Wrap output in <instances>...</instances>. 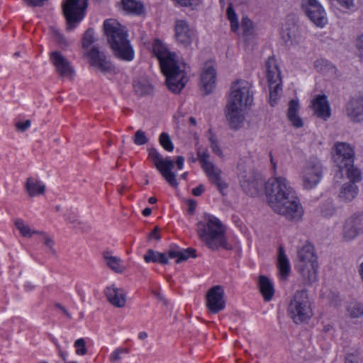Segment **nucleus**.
<instances>
[{
	"mask_svg": "<svg viewBox=\"0 0 363 363\" xmlns=\"http://www.w3.org/2000/svg\"><path fill=\"white\" fill-rule=\"evenodd\" d=\"M347 312L351 318H359L363 315V305L359 303H351L347 306Z\"/></svg>",
	"mask_w": 363,
	"mask_h": 363,
	"instance_id": "38",
	"label": "nucleus"
},
{
	"mask_svg": "<svg viewBox=\"0 0 363 363\" xmlns=\"http://www.w3.org/2000/svg\"><path fill=\"white\" fill-rule=\"evenodd\" d=\"M103 257L106 265L116 273H123L124 267L121 265V259L116 256H113L109 251H105L103 253Z\"/></svg>",
	"mask_w": 363,
	"mask_h": 363,
	"instance_id": "31",
	"label": "nucleus"
},
{
	"mask_svg": "<svg viewBox=\"0 0 363 363\" xmlns=\"http://www.w3.org/2000/svg\"><path fill=\"white\" fill-rule=\"evenodd\" d=\"M333 161L338 169L340 177L343 176L344 167L354 162V150L348 143L337 142L333 147Z\"/></svg>",
	"mask_w": 363,
	"mask_h": 363,
	"instance_id": "12",
	"label": "nucleus"
},
{
	"mask_svg": "<svg viewBox=\"0 0 363 363\" xmlns=\"http://www.w3.org/2000/svg\"><path fill=\"white\" fill-rule=\"evenodd\" d=\"M175 54L167 53L160 57L161 69L166 77L168 89L173 93H179L188 82L187 69L185 63L175 59Z\"/></svg>",
	"mask_w": 363,
	"mask_h": 363,
	"instance_id": "5",
	"label": "nucleus"
},
{
	"mask_svg": "<svg viewBox=\"0 0 363 363\" xmlns=\"http://www.w3.org/2000/svg\"><path fill=\"white\" fill-rule=\"evenodd\" d=\"M269 103L274 106L277 99L279 91L281 90V82L274 83L272 86L269 84Z\"/></svg>",
	"mask_w": 363,
	"mask_h": 363,
	"instance_id": "40",
	"label": "nucleus"
},
{
	"mask_svg": "<svg viewBox=\"0 0 363 363\" xmlns=\"http://www.w3.org/2000/svg\"><path fill=\"white\" fill-rule=\"evenodd\" d=\"M189 257H196V251L195 249L191 247L186 249H172L168 250L167 254L149 249L144 255V260L147 263L158 262L161 264H167L169 263L168 258H177L176 263L179 264L187 260Z\"/></svg>",
	"mask_w": 363,
	"mask_h": 363,
	"instance_id": "9",
	"label": "nucleus"
},
{
	"mask_svg": "<svg viewBox=\"0 0 363 363\" xmlns=\"http://www.w3.org/2000/svg\"><path fill=\"white\" fill-rule=\"evenodd\" d=\"M108 301L115 307L123 308L126 303V294L123 289L114 286H108L105 290Z\"/></svg>",
	"mask_w": 363,
	"mask_h": 363,
	"instance_id": "23",
	"label": "nucleus"
},
{
	"mask_svg": "<svg viewBox=\"0 0 363 363\" xmlns=\"http://www.w3.org/2000/svg\"><path fill=\"white\" fill-rule=\"evenodd\" d=\"M204 186L203 184L199 185L197 187L192 189V194L195 196H199L204 191Z\"/></svg>",
	"mask_w": 363,
	"mask_h": 363,
	"instance_id": "61",
	"label": "nucleus"
},
{
	"mask_svg": "<svg viewBox=\"0 0 363 363\" xmlns=\"http://www.w3.org/2000/svg\"><path fill=\"white\" fill-rule=\"evenodd\" d=\"M188 212L189 214H194L196 207V201L192 199L187 201Z\"/></svg>",
	"mask_w": 363,
	"mask_h": 363,
	"instance_id": "56",
	"label": "nucleus"
},
{
	"mask_svg": "<svg viewBox=\"0 0 363 363\" xmlns=\"http://www.w3.org/2000/svg\"><path fill=\"white\" fill-rule=\"evenodd\" d=\"M225 228L220 220L216 216L205 214L204 220L196 225V231L200 240L212 250L220 247L231 250L232 246L228 243L225 236Z\"/></svg>",
	"mask_w": 363,
	"mask_h": 363,
	"instance_id": "3",
	"label": "nucleus"
},
{
	"mask_svg": "<svg viewBox=\"0 0 363 363\" xmlns=\"http://www.w3.org/2000/svg\"><path fill=\"white\" fill-rule=\"evenodd\" d=\"M55 38L57 44L62 48H66L69 45V43L66 38L60 33L56 32L55 33Z\"/></svg>",
	"mask_w": 363,
	"mask_h": 363,
	"instance_id": "51",
	"label": "nucleus"
},
{
	"mask_svg": "<svg viewBox=\"0 0 363 363\" xmlns=\"http://www.w3.org/2000/svg\"><path fill=\"white\" fill-rule=\"evenodd\" d=\"M315 67L320 72H325L327 69H335L331 63L323 59L317 60L315 62Z\"/></svg>",
	"mask_w": 363,
	"mask_h": 363,
	"instance_id": "48",
	"label": "nucleus"
},
{
	"mask_svg": "<svg viewBox=\"0 0 363 363\" xmlns=\"http://www.w3.org/2000/svg\"><path fill=\"white\" fill-rule=\"evenodd\" d=\"M159 143L161 146L167 152H172L174 150V145L172 140L167 133H162L159 137Z\"/></svg>",
	"mask_w": 363,
	"mask_h": 363,
	"instance_id": "39",
	"label": "nucleus"
},
{
	"mask_svg": "<svg viewBox=\"0 0 363 363\" xmlns=\"http://www.w3.org/2000/svg\"><path fill=\"white\" fill-rule=\"evenodd\" d=\"M74 229L79 230L82 233H87L89 231L91 227L86 223L79 220L77 224L74 225Z\"/></svg>",
	"mask_w": 363,
	"mask_h": 363,
	"instance_id": "49",
	"label": "nucleus"
},
{
	"mask_svg": "<svg viewBox=\"0 0 363 363\" xmlns=\"http://www.w3.org/2000/svg\"><path fill=\"white\" fill-rule=\"evenodd\" d=\"M104 29L115 55L121 60L131 61L134 52L127 39L128 34L124 27L116 21L108 19L104 21Z\"/></svg>",
	"mask_w": 363,
	"mask_h": 363,
	"instance_id": "4",
	"label": "nucleus"
},
{
	"mask_svg": "<svg viewBox=\"0 0 363 363\" xmlns=\"http://www.w3.org/2000/svg\"><path fill=\"white\" fill-rule=\"evenodd\" d=\"M297 268L301 277L308 284L317 281L318 261L313 246L306 243L298 251Z\"/></svg>",
	"mask_w": 363,
	"mask_h": 363,
	"instance_id": "7",
	"label": "nucleus"
},
{
	"mask_svg": "<svg viewBox=\"0 0 363 363\" xmlns=\"http://www.w3.org/2000/svg\"><path fill=\"white\" fill-rule=\"evenodd\" d=\"M359 191L358 186L354 182H347L342 185L339 193V198L344 202L352 201Z\"/></svg>",
	"mask_w": 363,
	"mask_h": 363,
	"instance_id": "29",
	"label": "nucleus"
},
{
	"mask_svg": "<svg viewBox=\"0 0 363 363\" xmlns=\"http://www.w3.org/2000/svg\"><path fill=\"white\" fill-rule=\"evenodd\" d=\"M299 108L300 106L298 100L292 99L289 102L287 118L291 124L297 128H301L303 125L302 119L298 115Z\"/></svg>",
	"mask_w": 363,
	"mask_h": 363,
	"instance_id": "28",
	"label": "nucleus"
},
{
	"mask_svg": "<svg viewBox=\"0 0 363 363\" xmlns=\"http://www.w3.org/2000/svg\"><path fill=\"white\" fill-rule=\"evenodd\" d=\"M88 0H66L62 10L67 22V30H72L79 23L85 15Z\"/></svg>",
	"mask_w": 363,
	"mask_h": 363,
	"instance_id": "10",
	"label": "nucleus"
},
{
	"mask_svg": "<svg viewBox=\"0 0 363 363\" xmlns=\"http://www.w3.org/2000/svg\"><path fill=\"white\" fill-rule=\"evenodd\" d=\"M252 101V94L250 93V84L244 79L233 82L225 111L230 128L237 130L242 125L244 108Z\"/></svg>",
	"mask_w": 363,
	"mask_h": 363,
	"instance_id": "2",
	"label": "nucleus"
},
{
	"mask_svg": "<svg viewBox=\"0 0 363 363\" xmlns=\"http://www.w3.org/2000/svg\"><path fill=\"white\" fill-rule=\"evenodd\" d=\"M74 347L76 349V354L79 356H84L87 353L86 347V340L84 338H79L75 340Z\"/></svg>",
	"mask_w": 363,
	"mask_h": 363,
	"instance_id": "45",
	"label": "nucleus"
},
{
	"mask_svg": "<svg viewBox=\"0 0 363 363\" xmlns=\"http://www.w3.org/2000/svg\"><path fill=\"white\" fill-rule=\"evenodd\" d=\"M37 235H39L42 237V240L45 246H46L49 251L55 255L56 253L55 250L54 249V240L45 232L43 231H38V233Z\"/></svg>",
	"mask_w": 363,
	"mask_h": 363,
	"instance_id": "43",
	"label": "nucleus"
},
{
	"mask_svg": "<svg viewBox=\"0 0 363 363\" xmlns=\"http://www.w3.org/2000/svg\"><path fill=\"white\" fill-rule=\"evenodd\" d=\"M301 6L307 17L317 26L327 23L326 13L317 0H301Z\"/></svg>",
	"mask_w": 363,
	"mask_h": 363,
	"instance_id": "13",
	"label": "nucleus"
},
{
	"mask_svg": "<svg viewBox=\"0 0 363 363\" xmlns=\"http://www.w3.org/2000/svg\"><path fill=\"white\" fill-rule=\"evenodd\" d=\"M134 90L140 96L150 94L152 91V86L145 79H139L134 82Z\"/></svg>",
	"mask_w": 363,
	"mask_h": 363,
	"instance_id": "33",
	"label": "nucleus"
},
{
	"mask_svg": "<svg viewBox=\"0 0 363 363\" xmlns=\"http://www.w3.org/2000/svg\"><path fill=\"white\" fill-rule=\"evenodd\" d=\"M277 267L281 279L286 280L291 272V266L282 246L279 247Z\"/></svg>",
	"mask_w": 363,
	"mask_h": 363,
	"instance_id": "26",
	"label": "nucleus"
},
{
	"mask_svg": "<svg viewBox=\"0 0 363 363\" xmlns=\"http://www.w3.org/2000/svg\"><path fill=\"white\" fill-rule=\"evenodd\" d=\"M148 160H150L155 168L160 172L167 182L172 187H177L178 182L176 179V174L172 172L174 166V162L169 157L164 158L158 150L155 147H149ZM184 158L182 156H177L175 160V164L178 169H182L184 167Z\"/></svg>",
	"mask_w": 363,
	"mask_h": 363,
	"instance_id": "6",
	"label": "nucleus"
},
{
	"mask_svg": "<svg viewBox=\"0 0 363 363\" xmlns=\"http://www.w3.org/2000/svg\"><path fill=\"white\" fill-rule=\"evenodd\" d=\"M328 206L327 208H322L321 209V213L324 216H331L335 211L334 206L331 202H329Z\"/></svg>",
	"mask_w": 363,
	"mask_h": 363,
	"instance_id": "54",
	"label": "nucleus"
},
{
	"mask_svg": "<svg viewBox=\"0 0 363 363\" xmlns=\"http://www.w3.org/2000/svg\"><path fill=\"white\" fill-rule=\"evenodd\" d=\"M175 37L178 43L187 47L191 43L194 31L189 28L187 22L184 20H177L175 22Z\"/></svg>",
	"mask_w": 363,
	"mask_h": 363,
	"instance_id": "19",
	"label": "nucleus"
},
{
	"mask_svg": "<svg viewBox=\"0 0 363 363\" xmlns=\"http://www.w3.org/2000/svg\"><path fill=\"white\" fill-rule=\"evenodd\" d=\"M15 226L23 237L30 238L33 235H37L38 233V230H32L30 226L26 225L21 219H18L15 221Z\"/></svg>",
	"mask_w": 363,
	"mask_h": 363,
	"instance_id": "35",
	"label": "nucleus"
},
{
	"mask_svg": "<svg viewBox=\"0 0 363 363\" xmlns=\"http://www.w3.org/2000/svg\"><path fill=\"white\" fill-rule=\"evenodd\" d=\"M345 113L354 123L363 122V93L351 97L346 103Z\"/></svg>",
	"mask_w": 363,
	"mask_h": 363,
	"instance_id": "16",
	"label": "nucleus"
},
{
	"mask_svg": "<svg viewBox=\"0 0 363 363\" xmlns=\"http://www.w3.org/2000/svg\"><path fill=\"white\" fill-rule=\"evenodd\" d=\"M129 349L123 347H118L113 350L109 356V359L111 362H117L121 359L122 354H128Z\"/></svg>",
	"mask_w": 363,
	"mask_h": 363,
	"instance_id": "46",
	"label": "nucleus"
},
{
	"mask_svg": "<svg viewBox=\"0 0 363 363\" xmlns=\"http://www.w3.org/2000/svg\"><path fill=\"white\" fill-rule=\"evenodd\" d=\"M323 174V166L316 157H311L306 163L302 171L303 186L306 189L314 188L320 181Z\"/></svg>",
	"mask_w": 363,
	"mask_h": 363,
	"instance_id": "11",
	"label": "nucleus"
},
{
	"mask_svg": "<svg viewBox=\"0 0 363 363\" xmlns=\"http://www.w3.org/2000/svg\"><path fill=\"white\" fill-rule=\"evenodd\" d=\"M55 346H56V347L57 349V352H58L59 356L62 359V360L66 362L67 356V352L64 351L62 349L61 346L58 343H55Z\"/></svg>",
	"mask_w": 363,
	"mask_h": 363,
	"instance_id": "60",
	"label": "nucleus"
},
{
	"mask_svg": "<svg viewBox=\"0 0 363 363\" xmlns=\"http://www.w3.org/2000/svg\"><path fill=\"white\" fill-rule=\"evenodd\" d=\"M298 27L294 23L286 24L281 29V38L286 44L296 41Z\"/></svg>",
	"mask_w": 363,
	"mask_h": 363,
	"instance_id": "32",
	"label": "nucleus"
},
{
	"mask_svg": "<svg viewBox=\"0 0 363 363\" xmlns=\"http://www.w3.org/2000/svg\"><path fill=\"white\" fill-rule=\"evenodd\" d=\"M241 28L244 35H250L252 33V23L247 17L242 18Z\"/></svg>",
	"mask_w": 363,
	"mask_h": 363,
	"instance_id": "47",
	"label": "nucleus"
},
{
	"mask_svg": "<svg viewBox=\"0 0 363 363\" xmlns=\"http://www.w3.org/2000/svg\"><path fill=\"white\" fill-rule=\"evenodd\" d=\"M133 142L136 145H143L148 143L146 133L143 130H138L133 136Z\"/></svg>",
	"mask_w": 363,
	"mask_h": 363,
	"instance_id": "44",
	"label": "nucleus"
},
{
	"mask_svg": "<svg viewBox=\"0 0 363 363\" xmlns=\"http://www.w3.org/2000/svg\"><path fill=\"white\" fill-rule=\"evenodd\" d=\"M182 6H192L196 0H174Z\"/></svg>",
	"mask_w": 363,
	"mask_h": 363,
	"instance_id": "63",
	"label": "nucleus"
},
{
	"mask_svg": "<svg viewBox=\"0 0 363 363\" xmlns=\"http://www.w3.org/2000/svg\"><path fill=\"white\" fill-rule=\"evenodd\" d=\"M160 228L156 226L152 231L149 234V238H155L156 240H160V235H159Z\"/></svg>",
	"mask_w": 363,
	"mask_h": 363,
	"instance_id": "58",
	"label": "nucleus"
},
{
	"mask_svg": "<svg viewBox=\"0 0 363 363\" xmlns=\"http://www.w3.org/2000/svg\"><path fill=\"white\" fill-rule=\"evenodd\" d=\"M216 72L212 65L206 64L201 74V89L205 94H209L216 86Z\"/></svg>",
	"mask_w": 363,
	"mask_h": 363,
	"instance_id": "20",
	"label": "nucleus"
},
{
	"mask_svg": "<svg viewBox=\"0 0 363 363\" xmlns=\"http://www.w3.org/2000/svg\"><path fill=\"white\" fill-rule=\"evenodd\" d=\"M289 313L296 324L305 322L312 316V310L307 291H296L289 306Z\"/></svg>",
	"mask_w": 363,
	"mask_h": 363,
	"instance_id": "8",
	"label": "nucleus"
},
{
	"mask_svg": "<svg viewBox=\"0 0 363 363\" xmlns=\"http://www.w3.org/2000/svg\"><path fill=\"white\" fill-rule=\"evenodd\" d=\"M363 233V213H355L350 216L345 222L342 235L345 240L355 239Z\"/></svg>",
	"mask_w": 363,
	"mask_h": 363,
	"instance_id": "14",
	"label": "nucleus"
},
{
	"mask_svg": "<svg viewBox=\"0 0 363 363\" xmlns=\"http://www.w3.org/2000/svg\"><path fill=\"white\" fill-rule=\"evenodd\" d=\"M239 173L238 177L240 183L243 191L246 193H250L252 188L256 186V176L255 172L250 169H247L242 164L238 165Z\"/></svg>",
	"mask_w": 363,
	"mask_h": 363,
	"instance_id": "21",
	"label": "nucleus"
},
{
	"mask_svg": "<svg viewBox=\"0 0 363 363\" xmlns=\"http://www.w3.org/2000/svg\"><path fill=\"white\" fill-rule=\"evenodd\" d=\"M313 107L316 116L326 121L330 116V109L327 97L319 95L313 101Z\"/></svg>",
	"mask_w": 363,
	"mask_h": 363,
	"instance_id": "24",
	"label": "nucleus"
},
{
	"mask_svg": "<svg viewBox=\"0 0 363 363\" xmlns=\"http://www.w3.org/2000/svg\"><path fill=\"white\" fill-rule=\"evenodd\" d=\"M210 143H211V147L212 149V151L218 156H222V150L218 146V142L216 139L214 138V137L211 136L209 138Z\"/></svg>",
	"mask_w": 363,
	"mask_h": 363,
	"instance_id": "50",
	"label": "nucleus"
},
{
	"mask_svg": "<svg viewBox=\"0 0 363 363\" xmlns=\"http://www.w3.org/2000/svg\"><path fill=\"white\" fill-rule=\"evenodd\" d=\"M123 9L130 13L139 14L143 9L142 5L134 0H121Z\"/></svg>",
	"mask_w": 363,
	"mask_h": 363,
	"instance_id": "36",
	"label": "nucleus"
},
{
	"mask_svg": "<svg viewBox=\"0 0 363 363\" xmlns=\"http://www.w3.org/2000/svg\"><path fill=\"white\" fill-rule=\"evenodd\" d=\"M265 194L272 209L289 220H298L303 210L294 189L283 177H274L265 183Z\"/></svg>",
	"mask_w": 363,
	"mask_h": 363,
	"instance_id": "1",
	"label": "nucleus"
},
{
	"mask_svg": "<svg viewBox=\"0 0 363 363\" xmlns=\"http://www.w3.org/2000/svg\"><path fill=\"white\" fill-rule=\"evenodd\" d=\"M227 16L230 22L231 30L235 32L238 28V21L237 15L231 5L227 9Z\"/></svg>",
	"mask_w": 363,
	"mask_h": 363,
	"instance_id": "41",
	"label": "nucleus"
},
{
	"mask_svg": "<svg viewBox=\"0 0 363 363\" xmlns=\"http://www.w3.org/2000/svg\"><path fill=\"white\" fill-rule=\"evenodd\" d=\"M30 124L31 122L30 120L19 121L16 123V128L18 131L24 132L30 126Z\"/></svg>",
	"mask_w": 363,
	"mask_h": 363,
	"instance_id": "53",
	"label": "nucleus"
},
{
	"mask_svg": "<svg viewBox=\"0 0 363 363\" xmlns=\"http://www.w3.org/2000/svg\"><path fill=\"white\" fill-rule=\"evenodd\" d=\"M188 160L191 162H196L198 160V157H195L193 152L189 153Z\"/></svg>",
	"mask_w": 363,
	"mask_h": 363,
	"instance_id": "64",
	"label": "nucleus"
},
{
	"mask_svg": "<svg viewBox=\"0 0 363 363\" xmlns=\"http://www.w3.org/2000/svg\"><path fill=\"white\" fill-rule=\"evenodd\" d=\"M87 56L89 58L91 66L96 68L101 72H108L113 70V66L110 61L106 59L104 52L93 47L88 52Z\"/></svg>",
	"mask_w": 363,
	"mask_h": 363,
	"instance_id": "18",
	"label": "nucleus"
},
{
	"mask_svg": "<svg viewBox=\"0 0 363 363\" xmlns=\"http://www.w3.org/2000/svg\"><path fill=\"white\" fill-rule=\"evenodd\" d=\"M26 190L30 197L44 194L45 185L39 179L34 177H28L25 184Z\"/></svg>",
	"mask_w": 363,
	"mask_h": 363,
	"instance_id": "27",
	"label": "nucleus"
},
{
	"mask_svg": "<svg viewBox=\"0 0 363 363\" xmlns=\"http://www.w3.org/2000/svg\"><path fill=\"white\" fill-rule=\"evenodd\" d=\"M95 41L94 30L93 28H88L82 38L83 48H88Z\"/></svg>",
	"mask_w": 363,
	"mask_h": 363,
	"instance_id": "42",
	"label": "nucleus"
},
{
	"mask_svg": "<svg viewBox=\"0 0 363 363\" xmlns=\"http://www.w3.org/2000/svg\"><path fill=\"white\" fill-rule=\"evenodd\" d=\"M224 290L222 286L217 285L211 288L206 295V307L212 313L216 314L225 307Z\"/></svg>",
	"mask_w": 363,
	"mask_h": 363,
	"instance_id": "15",
	"label": "nucleus"
},
{
	"mask_svg": "<svg viewBox=\"0 0 363 363\" xmlns=\"http://www.w3.org/2000/svg\"><path fill=\"white\" fill-rule=\"evenodd\" d=\"M345 172L347 177L350 179L349 182H358L361 180V172L358 168L354 167L353 163L348 165V167H344L343 173Z\"/></svg>",
	"mask_w": 363,
	"mask_h": 363,
	"instance_id": "34",
	"label": "nucleus"
},
{
	"mask_svg": "<svg viewBox=\"0 0 363 363\" xmlns=\"http://www.w3.org/2000/svg\"><path fill=\"white\" fill-rule=\"evenodd\" d=\"M196 152L198 160L201 163V167L212 163L209 161L210 155L206 148L199 146L196 148Z\"/></svg>",
	"mask_w": 363,
	"mask_h": 363,
	"instance_id": "37",
	"label": "nucleus"
},
{
	"mask_svg": "<svg viewBox=\"0 0 363 363\" xmlns=\"http://www.w3.org/2000/svg\"><path fill=\"white\" fill-rule=\"evenodd\" d=\"M65 219L68 223L72 224V227H74V225L77 224V222L79 220L78 216L72 212L65 214Z\"/></svg>",
	"mask_w": 363,
	"mask_h": 363,
	"instance_id": "52",
	"label": "nucleus"
},
{
	"mask_svg": "<svg viewBox=\"0 0 363 363\" xmlns=\"http://www.w3.org/2000/svg\"><path fill=\"white\" fill-rule=\"evenodd\" d=\"M50 58L55 66V71L60 77H71L74 74V70L70 62L60 52H52Z\"/></svg>",
	"mask_w": 363,
	"mask_h": 363,
	"instance_id": "17",
	"label": "nucleus"
},
{
	"mask_svg": "<svg viewBox=\"0 0 363 363\" xmlns=\"http://www.w3.org/2000/svg\"><path fill=\"white\" fill-rule=\"evenodd\" d=\"M55 307L61 312H62L69 319H72V315L67 311V310L60 303H57L55 304Z\"/></svg>",
	"mask_w": 363,
	"mask_h": 363,
	"instance_id": "59",
	"label": "nucleus"
},
{
	"mask_svg": "<svg viewBox=\"0 0 363 363\" xmlns=\"http://www.w3.org/2000/svg\"><path fill=\"white\" fill-rule=\"evenodd\" d=\"M266 77L271 86L274 83L281 82L280 70L274 57H269L266 62Z\"/></svg>",
	"mask_w": 363,
	"mask_h": 363,
	"instance_id": "25",
	"label": "nucleus"
},
{
	"mask_svg": "<svg viewBox=\"0 0 363 363\" xmlns=\"http://www.w3.org/2000/svg\"><path fill=\"white\" fill-rule=\"evenodd\" d=\"M28 6H41L43 5L45 0H23Z\"/></svg>",
	"mask_w": 363,
	"mask_h": 363,
	"instance_id": "57",
	"label": "nucleus"
},
{
	"mask_svg": "<svg viewBox=\"0 0 363 363\" xmlns=\"http://www.w3.org/2000/svg\"><path fill=\"white\" fill-rule=\"evenodd\" d=\"M357 48L359 51L360 55L363 57V34L357 40Z\"/></svg>",
	"mask_w": 363,
	"mask_h": 363,
	"instance_id": "62",
	"label": "nucleus"
},
{
	"mask_svg": "<svg viewBox=\"0 0 363 363\" xmlns=\"http://www.w3.org/2000/svg\"><path fill=\"white\" fill-rule=\"evenodd\" d=\"M258 286L264 301H269L274 294L273 284L267 277L260 276L259 277Z\"/></svg>",
	"mask_w": 363,
	"mask_h": 363,
	"instance_id": "30",
	"label": "nucleus"
},
{
	"mask_svg": "<svg viewBox=\"0 0 363 363\" xmlns=\"http://www.w3.org/2000/svg\"><path fill=\"white\" fill-rule=\"evenodd\" d=\"M345 363H360L357 354H347L345 357Z\"/></svg>",
	"mask_w": 363,
	"mask_h": 363,
	"instance_id": "55",
	"label": "nucleus"
},
{
	"mask_svg": "<svg viewBox=\"0 0 363 363\" xmlns=\"http://www.w3.org/2000/svg\"><path fill=\"white\" fill-rule=\"evenodd\" d=\"M202 169L208 177L211 182L215 184L221 194L228 188V184L221 179V170L213 163L206 164Z\"/></svg>",
	"mask_w": 363,
	"mask_h": 363,
	"instance_id": "22",
	"label": "nucleus"
}]
</instances>
